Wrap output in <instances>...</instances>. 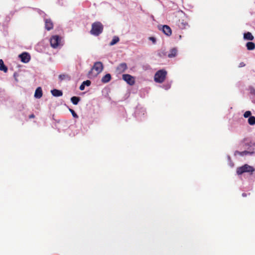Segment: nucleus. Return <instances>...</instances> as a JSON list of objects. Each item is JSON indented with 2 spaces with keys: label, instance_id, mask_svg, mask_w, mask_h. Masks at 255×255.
<instances>
[{
  "label": "nucleus",
  "instance_id": "9",
  "mask_svg": "<svg viewBox=\"0 0 255 255\" xmlns=\"http://www.w3.org/2000/svg\"><path fill=\"white\" fill-rule=\"evenodd\" d=\"M252 146L254 147L253 151H251V150H245L243 151H236L235 153H236V154H239L241 156H244V155H246L247 154L252 155L254 153V150L255 149V144L253 143V144H252V145H250V146Z\"/></svg>",
  "mask_w": 255,
  "mask_h": 255
},
{
  "label": "nucleus",
  "instance_id": "25",
  "mask_svg": "<svg viewBox=\"0 0 255 255\" xmlns=\"http://www.w3.org/2000/svg\"><path fill=\"white\" fill-rule=\"evenodd\" d=\"M149 39L151 40L153 44H155L156 42V39L154 37H149Z\"/></svg>",
  "mask_w": 255,
  "mask_h": 255
},
{
  "label": "nucleus",
  "instance_id": "2",
  "mask_svg": "<svg viewBox=\"0 0 255 255\" xmlns=\"http://www.w3.org/2000/svg\"><path fill=\"white\" fill-rule=\"evenodd\" d=\"M255 170V169L253 166L246 164L242 166L238 167L237 168L236 172L238 175H242L245 172H248L250 174H253Z\"/></svg>",
  "mask_w": 255,
  "mask_h": 255
},
{
  "label": "nucleus",
  "instance_id": "12",
  "mask_svg": "<svg viewBox=\"0 0 255 255\" xmlns=\"http://www.w3.org/2000/svg\"><path fill=\"white\" fill-rule=\"evenodd\" d=\"M42 96V90L41 87H38L35 92L34 97L36 98L39 99Z\"/></svg>",
  "mask_w": 255,
  "mask_h": 255
},
{
  "label": "nucleus",
  "instance_id": "26",
  "mask_svg": "<svg viewBox=\"0 0 255 255\" xmlns=\"http://www.w3.org/2000/svg\"><path fill=\"white\" fill-rule=\"evenodd\" d=\"M245 64L244 63V62H241L240 64H239V67H244L245 66Z\"/></svg>",
  "mask_w": 255,
  "mask_h": 255
},
{
  "label": "nucleus",
  "instance_id": "21",
  "mask_svg": "<svg viewBox=\"0 0 255 255\" xmlns=\"http://www.w3.org/2000/svg\"><path fill=\"white\" fill-rule=\"evenodd\" d=\"M120 40L118 36H115L112 40L111 41L110 45H114L116 44L117 43H118Z\"/></svg>",
  "mask_w": 255,
  "mask_h": 255
},
{
  "label": "nucleus",
  "instance_id": "19",
  "mask_svg": "<svg viewBox=\"0 0 255 255\" xmlns=\"http://www.w3.org/2000/svg\"><path fill=\"white\" fill-rule=\"evenodd\" d=\"M0 70L6 73L7 71V68L4 65L2 59H0Z\"/></svg>",
  "mask_w": 255,
  "mask_h": 255
},
{
  "label": "nucleus",
  "instance_id": "6",
  "mask_svg": "<svg viewBox=\"0 0 255 255\" xmlns=\"http://www.w3.org/2000/svg\"><path fill=\"white\" fill-rule=\"evenodd\" d=\"M123 79L130 85H133L135 83L134 78L129 74H123Z\"/></svg>",
  "mask_w": 255,
  "mask_h": 255
},
{
  "label": "nucleus",
  "instance_id": "18",
  "mask_svg": "<svg viewBox=\"0 0 255 255\" xmlns=\"http://www.w3.org/2000/svg\"><path fill=\"white\" fill-rule=\"evenodd\" d=\"M247 49L249 50H253L255 48V44L253 42H248L246 44Z\"/></svg>",
  "mask_w": 255,
  "mask_h": 255
},
{
  "label": "nucleus",
  "instance_id": "14",
  "mask_svg": "<svg viewBox=\"0 0 255 255\" xmlns=\"http://www.w3.org/2000/svg\"><path fill=\"white\" fill-rule=\"evenodd\" d=\"M177 50L176 48H173L170 49L169 53L168 54L169 58H173L177 55Z\"/></svg>",
  "mask_w": 255,
  "mask_h": 255
},
{
  "label": "nucleus",
  "instance_id": "10",
  "mask_svg": "<svg viewBox=\"0 0 255 255\" xmlns=\"http://www.w3.org/2000/svg\"><path fill=\"white\" fill-rule=\"evenodd\" d=\"M45 28L48 31L53 29V23L50 19H45Z\"/></svg>",
  "mask_w": 255,
  "mask_h": 255
},
{
  "label": "nucleus",
  "instance_id": "13",
  "mask_svg": "<svg viewBox=\"0 0 255 255\" xmlns=\"http://www.w3.org/2000/svg\"><path fill=\"white\" fill-rule=\"evenodd\" d=\"M52 95L54 97H60L63 95V93L61 90L57 89H53L51 91Z\"/></svg>",
  "mask_w": 255,
  "mask_h": 255
},
{
  "label": "nucleus",
  "instance_id": "23",
  "mask_svg": "<svg viewBox=\"0 0 255 255\" xmlns=\"http://www.w3.org/2000/svg\"><path fill=\"white\" fill-rule=\"evenodd\" d=\"M251 115H252V113L251 112V111H246L244 114V117L245 118H247L248 117H251Z\"/></svg>",
  "mask_w": 255,
  "mask_h": 255
},
{
  "label": "nucleus",
  "instance_id": "3",
  "mask_svg": "<svg viewBox=\"0 0 255 255\" xmlns=\"http://www.w3.org/2000/svg\"><path fill=\"white\" fill-rule=\"evenodd\" d=\"M166 74L167 72L164 70L158 71L154 75V81L157 83H162L165 80Z\"/></svg>",
  "mask_w": 255,
  "mask_h": 255
},
{
  "label": "nucleus",
  "instance_id": "17",
  "mask_svg": "<svg viewBox=\"0 0 255 255\" xmlns=\"http://www.w3.org/2000/svg\"><path fill=\"white\" fill-rule=\"evenodd\" d=\"M111 79V76L110 74H107L102 78V82L103 83L109 82Z\"/></svg>",
  "mask_w": 255,
  "mask_h": 255
},
{
  "label": "nucleus",
  "instance_id": "4",
  "mask_svg": "<svg viewBox=\"0 0 255 255\" xmlns=\"http://www.w3.org/2000/svg\"><path fill=\"white\" fill-rule=\"evenodd\" d=\"M61 39L62 38L57 35L52 36L50 40L51 47L53 48H57L60 45Z\"/></svg>",
  "mask_w": 255,
  "mask_h": 255
},
{
  "label": "nucleus",
  "instance_id": "1",
  "mask_svg": "<svg viewBox=\"0 0 255 255\" xmlns=\"http://www.w3.org/2000/svg\"><path fill=\"white\" fill-rule=\"evenodd\" d=\"M104 26L102 23L99 21L94 22L92 24L90 33L95 36H99L103 31Z\"/></svg>",
  "mask_w": 255,
  "mask_h": 255
},
{
  "label": "nucleus",
  "instance_id": "24",
  "mask_svg": "<svg viewBox=\"0 0 255 255\" xmlns=\"http://www.w3.org/2000/svg\"><path fill=\"white\" fill-rule=\"evenodd\" d=\"M69 111L71 112V113L72 114V115L74 118H78V115H77V114L75 112V111L73 110L70 109Z\"/></svg>",
  "mask_w": 255,
  "mask_h": 255
},
{
  "label": "nucleus",
  "instance_id": "22",
  "mask_svg": "<svg viewBox=\"0 0 255 255\" xmlns=\"http://www.w3.org/2000/svg\"><path fill=\"white\" fill-rule=\"evenodd\" d=\"M248 123L250 125H255V117L251 116L248 119Z\"/></svg>",
  "mask_w": 255,
  "mask_h": 255
},
{
  "label": "nucleus",
  "instance_id": "15",
  "mask_svg": "<svg viewBox=\"0 0 255 255\" xmlns=\"http://www.w3.org/2000/svg\"><path fill=\"white\" fill-rule=\"evenodd\" d=\"M244 38L248 40H253L254 37L250 32H247L244 34Z\"/></svg>",
  "mask_w": 255,
  "mask_h": 255
},
{
  "label": "nucleus",
  "instance_id": "28",
  "mask_svg": "<svg viewBox=\"0 0 255 255\" xmlns=\"http://www.w3.org/2000/svg\"><path fill=\"white\" fill-rule=\"evenodd\" d=\"M34 117H35V116L34 114H31V115H29V119L34 118Z\"/></svg>",
  "mask_w": 255,
  "mask_h": 255
},
{
  "label": "nucleus",
  "instance_id": "7",
  "mask_svg": "<svg viewBox=\"0 0 255 255\" xmlns=\"http://www.w3.org/2000/svg\"><path fill=\"white\" fill-rule=\"evenodd\" d=\"M19 57L20 58L21 62L24 63H28L30 60V56L27 52H23L19 55Z\"/></svg>",
  "mask_w": 255,
  "mask_h": 255
},
{
  "label": "nucleus",
  "instance_id": "27",
  "mask_svg": "<svg viewBox=\"0 0 255 255\" xmlns=\"http://www.w3.org/2000/svg\"><path fill=\"white\" fill-rule=\"evenodd\" d=\"M65 75H60L59 77L60 79H61V80H63L64 79V77H65Z\"/></svg>",
  "mask_w": 255,
  "mask_h": 255
},
{
  "label": "nucleus",
  "instance_id": "8",
  "mask_svg": "<svg viewBox=\"0 0 255 255\" xmlns=\"http://www.w3.org/2000/svg\"><path fill=\"white\" fill-rule=\"evenodd\" d=\"M128 68L127 65L126 63H122L120 64L116 68V72L118 74H121L124 72Z\"/></svg>",
  "mask_w": 255,
  "mask_h": 255
},
{
  "label": "nucleus",
  "instance_id": "16",
  "mask_svg": "<svg viewBox=\"0 0 255 255\" xmlns=\"http://www.w3.org/2000/svg\"><path fill=\"white\" fill-rule=\"evenodd\" d=\"M91 82L90 80H86L85 81H84L79 87L80 90L81 91L84 90L85 89V87L86 86H89L91 85Z\"/></svg>",
  "mask_w": 255,
  "mask_h": 255
},
{
  "label": "nucleus",
  "instance_id": "5",
  "mask_svg": "<svg viewBox=\"0 0 255 255\" xmlns=\"http://www.w3.org/2000/svg\"><path fill=\"white\" fill-rule=\"evenodd\" d=\"M103 65L101 62H96L94 63L92 69L89 72V74H91L92 73V71L95 70L96 71L95 75L97 76L103 71Z\"/></svg>",
  "mask_w": 255,
  "mask_h": 255
},
{
  "label": "nucleus",
  "instance_id": "11",
  "mask_svg": "<svg viewBox=\"0 0 255 255\" xmlns=\"http://www.w3.org/2000/svg\"><path fill=\"white\" fill-rule=\"evenodd\" d=\"M162 31L167 36H170L172 34V30L170 27L167 25L163 26Z\"/></svg>",
  "mask_w": 255,
  "mask_h": 255
},
{
  "label": "nucleus",
  "instance_id": "20",
  "mask_svg": "<svg viewBox=\"0 0 255 255\" xmlns=\"http://www.w3.org/2000/svg\"><path fill=\"white\" fill-rule=\"evenodd\" d=\"M80 100V98L79 97L73 96L71 98V101L74 105H77Z\"/></svg>",
  "mask_w": 255,
  "mask_h": 255
}]
</instances>
